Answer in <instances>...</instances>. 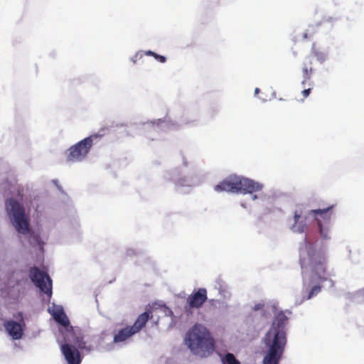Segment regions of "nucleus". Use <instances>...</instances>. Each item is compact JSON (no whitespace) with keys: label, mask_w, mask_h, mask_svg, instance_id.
Wrapping results in <instances>:
<instances>
[{"label":"nucleus","mask_w":364,"mask_h":364,"mask_svg":"<svg viewBox=\"0 0 364 364\" xmlns=\"http://www.w3.org/2000/svg\"><path fill=\"white\" fill-rule=\"evenodd\" d=\"M262 341L267 349L263 358L262 364L279 363L287 341L286 331L270 328L264 335Z\"/></svg>","instance_id":"nucleus-1"},{"label":"nucleus","mask_w":364,"mask_h":364,"mask_svg":"<svg viewBox=\"0 0 364 364\" xmlns=\"http://www.w3.org/2000/svg\"><path fill=\"white\" fill-rule=\"evenodd\" d=\"M186 343L194 353L207 356L215 348V341L205 327L195 324L186 333Z\"/></svg>","instance_id":"nucleus-2"},{"label":"nucleus","mask_w":364,"mask_h":364,"mask_svg":"<svg viewBox=\"0 0 364 364\" xmlns=\"http://www.w3.org/2000/svg\"><path fill=\"white\" fill-rule=\"evenodd\" d=\"M306 247L309 262L300 253V265L301 269H303L309 265L313 277L316 278L321 282L329 280L331 283V287H333L334 282L329 279L330 274L326 269L327 259L325 254L313 250L311 246L307 242H306Z\"/></svg>","instance_id":"nucleus-3"},{"label":"nucleus","mask_w":364,"mask_h":364,"mask_svg":"<svg viewBox=\"0 0 364 364\" xmlns=\"http://www.w3.org/2000/svg\"><path fill=\"white\" fill-rule=\"evenodd\" d=\"M262 185L252 180L232 175L216 185L214 187V190L216 192H242L243 193L252 194L253 193L262 191Z\"/></svg>","instance_id":"nucleus-4"},{"label":"nucleus","mask_w":364,"mask_h":364,"mask_svg":"<svg viewBox=\"0 0 364 364\" xmlns=\"http://www.w3.org/2000/svg\"><path fill=\"white\" fill-rule=\"evenodd\" d=\"M6 209L16 231L26 235L29 232V221L24 208L16 200L10 198L6 202Z\"/></svg>","instance_id":"nucleus-5"},{"label":"nucleus","mask_w":364,"mask_h":364,"mask_svg":"<svg viewBox=\"0 0 364 364\" xmlns=\"http://www.w3.org/2000/svg\"><path fill=\"white\" fill-rule=\"evenodd\" d=\"M102 136V134H94L71 146L66 151L67 162L82 161L89 153L94 140L100 138Z\"/></svg>","instance_id":"nucleus-6"},{"label":"nucleus","mask_w":364,"mask_h":364,"mask_svg":"<svg viewBox=\"0 0 364 364\" xmlns=\"http://www.w3.org/2000/svg\"><path fill=\"white\" fill-rule=\"evenodd\" d=\"M97 337L95 336H82L80 331H75L70 327L64 336L65 342H73L78 349L90 352L97 346Z\"/></svg>","instance_id":"nucleus-7"},{"label":"nucleus","mask_w":364,"mask_h":364,"mask_svg":"<svg viewBox=\"0 0 364 364\" xmlns=\"http://www.w3.org/2000/svg\"><path fill=\"white\" fill-rule=\"evenodd\" d=\"M29 276L31 281L40 290L50 297L52 295V280L49 275L38 267H31L29 270Z\"/></svg>","instance_id":"nucleus-8"},{"label":"nucleus","mask_w":364,"mask_h":364,"mask_svg":"<svg viewBox=\"0 0 364 364\" xmlns=\"http://www.w3.org/2000/svg\"><path fill=\"white\" fill-rule=\"evenodd\" d=\"M333 208V205H332L323 209H315L309 211V215H312L317 221L321 235L325 239L328 238V228H326L325 225H328L330 223Z\"/></svg>","instance_id":"nucleus-9"},{"label":"nucleus","mask_w":364,"mask_h":364,"mask_svg":"<svg viewBox=\"0 0 364 364\" xmlns=\"http://www.w3.org/2000/svg\"><path fill=\"white\" fill-rule=\"evenodd\" d=\"M207 300L208 291L205 288H199L194 290L187 298V304L184 307L185 311L191 313L193 309H200Z\"/></svg>","instance_id":"nucleus-10"},{"label":"nucleus","mask_w":364,"mask_h":364,"mask_svg":"<svg viewBox=\"0 0 364 364\" xmlns=\"http://www.w3.org/2000/svg\"><path fill=\"white\" fill-rule=\"evenodd\" d=\"M70 342H65L60 346V350L68 364H80L82 361L79 350L70 345Z\"/></svg>","instance_id":"nucleus-11"},{"label":"nucleus","mask_w":364,"mask_h":364,"mask_svg":"<svg viewBox=\"0 0 364 364\" xmlns=\"http://www.w3.org/2000/svg\"><path fill=\"white\" fill-rule=\"evenodd\" d=\"M4 327L14 340H18L21 338L23 333V329L20 323L13 320L6 321L4 323Z\"/></svg>","instance_id":"nucleus-12"},{"label":"nucleus","mask_w":364,"mask_h":364,"mask_svg":"<svg viewBox=\"0 0 364 364\" xmlns=\"http://www.w3.org/2000/svg\"><path fill=\"white\" fill-rule=\"evenodd\" d=\"M152 318L153 311L151 309H149L145 312L139 314L134 324L131 326L133 331H134L135 333H139L145 327L147 321Z\"/></svg>","instance_id":"nucleus-13"},{"label":"nucleus","mask_w":364,"mask_h":364,"mask_svg":"<svg viewBox=\"0 0 364 364\" xmlns=\"http://www.w3.org/2000/svg\"><path fill=\"white\" fill-rule=\"evenodd\" d=\"M135 334L136 333L133 331L131 326H127L116 332L114 335L113 342L115 343L124 342Z\"/></svg>","instance_id":"nucleus-14"},{"label":"nucleus","mask_w":364,"mask_h":364,"mask_svg":"<svg viewBox=\"0 0 364 364\" xmlns=\"http://www.w3.org/2000/svg\"><path fill=\"white\" fill-rule=\"evenodd\" d=\"M303 214V211L301 208L297 209L294 211V223L291 227V229L293 232L302 233L306 229V224L303 221H299L301 215Z\"/></svg>","instance_id":"nucleus-15"},{"label":"nucleus","mask_w":364,"mask_h":364,"mask_svg":"<svg viewBox=\"0 0 364 364\" xmlns=\"http://www.w3.org/2000/svg\"><path fill=\"white\" fill-rule=\"evenodd\" d=\"M288 320V317L286 316L284 311H279L273 320L272 326L275 330L285 331V324Z\"/></svg>","instance_id":"nucleus-16"},{"label":"nucleus","mask_w":364,"mask_h":364,"mask_svg":"<svg viewBox=\"0 0 364 364\" xmlns=\"http://www.w3.org/2000/svg\"><path fill=\"white\" fill-rule=\"evenodd\" d=\"M312 72V59L310 56H307L304 58L302 65V73L304 77L302 85H304L306 81L310 80Z\"/></svg>","instance_id":"nucleus-17"},{"label":"nucleus","mask_w":364,"mask_h":364,"mask_svg":"<svg viewBox=\"0 0 364 364\" xmlns=\"http://www.w3.org/2000/svg\"><path fill=\"white\" fill-rule=\"evenodd\" d=\"M54 318L56 321L57 323H60L63 326L65 327V333L64 336L68 333L69 331V328L72 327L70 326V321L64 311H61L58 313H55L54 315Z\"/></svg>","instance_id":"nucleus-18"},{"label":"nucleus","mask_w":364,"mask_h":364,"mask_svg":"<svg viewBox=\"0 0 364 364\" xmlns=\"http://www.w3.org/2000/svg\"><path fill=\"white\" fill-rule=\"evenodd\" d=\"M223 364H240V362L235 358L232 353H228L222 358Z\"/></svg>","instance_id":"nucleus-19"},{"label":"nucleus","mask_w":364,"mask_h":364,"mask_svg":"<svg viewBox=\"0 0 364 364\" xmlns=\"http://www.w3.org/2000/svg\"><path fill=\"white\" fill-rule=\"evenodd\" d=\"M311 52L313 53V55L316 57V58L318 59V60L321 61V62H323L326 59V55L325 53L323 52H321V51H318L316 48V46L315 44L314 43L313 46H312V48H311Z\"/></svg>","instance_id":"nucleus-20"},{"label":"nucleus","mask_w":364,"mask_h":364,"mask_svg":"<svg viewBox=\"0 0 364 364\" xmlns=\"http://www.w3.org/2000/svg\"><path fill=\"white\" fill-rule=\"evenodd\" d=\"M322 287L321 285H315L310 289L309 294L306 297V299H310L312 297L316 296L318 293L321 292Z\"/></svg>","instance_id":"nucleus-21"},{"label":"nucleus","mask_w":364,"mask_h":364,"mask_svg":"<svg viewBox=\"0 0 364 364\" xmlns=\"http://www.w3.org/2000/svg\"><path fill=\"white\" fill-rule=\"evenodd\" d=\"M156 60H159L160 63H164L166 61V58L164 55H160L157 53L154 54V57Z\"/></svg>","instance_id":"nucleus-22"},{"label":"nucleus","mask_w":364,"mask_h":364,"mask_svg":"<svg viewBox=\"0 0 364 364\" xmlns=\"http://www.w3.org/2000/svg\"><path fill=\"white\" fill-rule=\"evenodd\" d=\"M311 92V88H308V89H304L302 92H301V94L304 97V98H306L309 96L310 93Z\"/></svg>","instance_id":"nucleus-23"},{"label":"nucleus","mask_w":364,"mask_h":364,"mask_svg":"<svg viewBox=\"0 0 364 364\" xmlns=\"http://www.w3.org/2000/svg\"><path fill=\"white\" fill-rule=\"evenodd\" d=\"M264 306V304H261V303H259V304H255L254 306H253V310L254 311H258L261 309H262Z\"/></svg>","instance_id":"nucleus-24"},{"label":"nucleus","mask_w":364,"mask_h":364,"mask_svg":"<svg viewBox=\"0 0 364 364\" xmlns=\"http://www.w3.org/2000/svg\"><path fill=\"white\" fill-rule=\"evenodd\" d=\"M164 308L166 309V310L167 311L168 313H166V314L170 316H173V313L171 309H168V307H166L164 306Z\"/></svg>","instance_id":"nucleus-25"},{"label":"nucleus","mask_w":364,"mask_h":364,"mask_svg":"<svg viewBox=\"0 0 364 364\" xmlns=\"http://www.w3.org/2000/svg\"><path fill=\"white\" fill-rule=\"evenodd\" d=\"M155 53H154L151 50H148V51H146L145 55L154 57Z\"/></svg>","instance_id":"nucleus-26"},{"label":"nucleus","mask_w":364,"mask_h":364,"mask_svg":"<svg viewBox=\"0 0 364 364\" xmlns=\"http://www.w3.org/2000/svg\"><path fill=\"white\" fill-rule=\"evenodd\" d=\"M16 318H19L21 321L23 323V315L21 313L18 314V316L16 317Z\"/></svg>","instance_id":"nucleus-27"},{"label":"nucleus","mask_w":364,"mask_h":364,"mask_svg":"<svg viewBox=\"0 0 364 364\" xmlns=\"http://www.w3.org/2000/svg\"><path fill=\"white\" fill-rule=\"evenodd\" d=\"M303 38H304V39H306V38H308V33H304L303 34Z\"/></svg>","instance_id":"nucleus-28"},{"label":"nucleus","mask_w":364,"mask_h":364,"mask_svg":"<svg viewBox=\"0 0 364 364\" xmlns=\"http://www.w3.org/2000/svg\"><path fill=\"white\" fill-rule=\"evenodd\" d=\"M259 92V88H256V89L255 90V92L256 94H257V93H258Z\"/></svg>","instance_id":"nucleus-29"},{"label":"nucleus","mask_w":364,"mask_h":364,"mask_svg":"<svg viewBox=\"0 0 364 364\" xmlns=\"http://www.w3.org/2000/svg\"><path fill=\"white\" fill-rule=\"evenodd\" d=\"M257 198V196L256 195H254V196H252V199H253V200H255Z\"/></svg>","instance_id":"nucleus-30"},{"label":"nucleus","mask_w":364,"mask_h":364,"mask_svg":"<svg viewBox=\"0 0 364 364\" xmlns=\"http://www.w3.org/2000/svg\"><path fill=\"white\" fill-rule=\"evenodd\" d=\"M276 364H279V363H276Z\"/></svg>","instance_id":"nucleus-31"}]
</instances>
